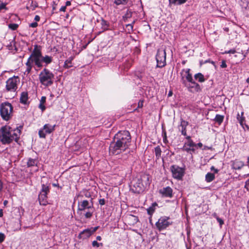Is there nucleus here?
I'll return each mask as SVG.
<instances>
[{
    "mask_svg": "<svg viewBox=\"0 0 249 249\" xmlns=\"http://www.w3.org/2000/svg\"><path fill=\"white\" fill-rule=\"evenodd\" d=\"M211 148L207 146H204V148H203V150H206V149H210Z\"/></svg>",
    "mask_w": 249,
    "mask_h": 249,
    "instance_id": "052dcab7",
    "label": "nucleus"
},
{
    "mask_svg": "<svg viewBox=\"0 0 249 249\" xmlns=\"http://www.w3.org/2000/svg\"><path fill=\"white\" fill-rule=\"evenodd\" d=\"M53 61V57L51 56L46 55L45 56L42 55V63H45L46 66L52 63Z\"/></svg>",
    "mask_w": 249,
    "mask_h": 249,
    "instance_id": "412c9836",
    "label": "nucleus"
},
{
    "mask_svg": "<svg viewBox=\"0 0 249 249\" xmlns=\"http://www.w3.org/2000/svg\"><path fill=\"white\" fill-rule=\"evenodd\" d=\"M114 142L110 143L109 153L117 155L125 151L130 144L131 136L128 131L124 130L118 132L114 136Z\"/></svg>",
    "mask_w": 249,
    "mask_h": 249,
    "instance_id": "f257e3e1",
    "label": "nucleus"
},
{
    "mask_svg": "<svg viewBox=\"0 0 249 249\" xmlns=\"http://www.w3.org/2000/svg\"><path fill=\"white\" fill-rule=\"evenodd\" d=\"M167 141L166 137L165 136V137L163 138V141L165 142Z\"/></svg>",
    "mask_w": 249,
    "mask_h": 249,
    "instance_id": "69168bd1",
    "label": "nucleus"
},
{
    "mask_svg": "<svg viewBox=\"0 0 249 249\" xmlns=\"http://www.w3.org/2000/svg\"><path fill=\"white\" fill-rule=\"evenodd\" d=\"M172 222L171 221L169 217L165 216L160 217L156 223V226L159 231H162L166 229L170 225Z\"/></svg>",
    "mask_w": 249,
    "mask_h": 249,
    "instance_id": "1a4fd4ad",
    "label": "nucleus"
},
{
    "mask_svg": "<svg viewBox=\"0 0 249 249\" xmlns=\"http://www.w3.org/2000/svg\"><path fill=\"white\" fill-rule=\"evenodd\" d=\"M248 163L249 164V157L248 158Z\"/></svg>",
    "mask_w": 249,
    "mask_h": 249,
    "instance_id": "774afa93",
    "label": "nucleus"
},
{
    "mask_svg": "<svg viewBox=\"0 0 249 249\" xmlns=\"http://www.w3.org/2000/svg\"><path fill=\"white\" fill-rule=\"evenodd\" d=\"M190 69H183L182 70L181 75L182 76V82L183 81L184 78H185L186 80L189 82H192V80H193V78L192 77V74L190 72Z\"/></svg>",
    "mask_w": 249,
    "mask_h": 249,
    "instance_id": "dca6fc26",
    "label": "nucleus"
},
{
    "mask_svg": "<svg viewBox=\"0 0 249 249\" xmlns=\"http://www.w3.org/2000/svg\"><path fill=\"white\" fill-rule=\"evenodd\" d=\"M171 171L174 178L180 180L184 174V169L177 165H172L171 167Z\"/></svg>",
    "mask_w": 249,
    "mask_h": 249,
    "instance_id": "ddd939ff",
    "label": "nucleus"
},
{
    "mask_svg": "<svg viewBox=\"0 0 249 249\" xmlns=\"http://www.w3.org/2000/svg\"><path fill=\"white\" fill-rule=\"evenodd\" d=\"M246 82H247V83L249 84V77L247 78V79L246 80Z\"/></svg>",
    "mask_w": 249,
    "mask_h": 249,
    "instance_id": "338daca9",
    "label": "nucleus"
},
{
    "mask_svg": "<svg viewBox=\"0 0 249 249\" xmlns=\"http://www.w3.org/2000/svg\"><path fill=\"white\" fill-rule=\"evenodd\" d=\"M196 144V147L197 146H198L199 147L201 148L203 146V144H202V143L201 142H199V143H197Z\"/></svg>",
    "mask_w": 249,
    "mask_h": 249,
    "instance_id": "864d4df0",
    "label": "nucleus"
},
{
    "mask_svg": "<svg viewBox=\"0 0 249 249\" xmlns=\"http://www.w3.org/2000/svg\"><path fill=\"white\" fill-rule=\"evenodd\" d=\"M93 214V212H90V211H88L85 214V216L86 218H90Z\"/></svg>",
    "mask_w": 249,
    "mask_h": 249,
    "instance_id": "72a5a7b5",
    "label": "nucleus"
},
{
    "mask_svg": "<svg viewBox=\"0 0 249 249\" xmlns=\"http://www.w3.org/2000/svg\"><path fill=\"white\" fill-rule=\"evenodd\" d=\"M34 47V49L25 64L26 69L24 74H28L31 72L34 64L35 66L39 68L43 67L42 63V48L38 45H35Z\"/></svg>",
    "mask_w": 249,
    "mask_h": 249,
    "instance_id": "7ed1b4c3",
    "label": "nucleus"
},
{
    "mask_svg": "<svg viewBox=\"0 0 249 249\" xmlns=\"http://www.w3.org/2000/svg\"><path fill=\"white\" fill-rule=\"evenodd\" d=\"M35 20L36 21H38L40 20V17L38 15H36L35 17Z\"/></svg>",
    "mask_w": 249,
    "mask_h": 249,
    "instance_id": "3c124183",
    "label": "nucleus"
},
{
    "mask_svg": "<svg viewBox=\"0 0 249 249\" xmlns=\"http://www.w3.org/2000/svg\"><path fill=\"white\" fill-rule=\"evenodd\" d=\"M215 178L214 174L211 173H208L205 176V180L207 182L212 181Z\"/></svg>",
    "mask_w": 249,
    "mask_h": 249,
    "instance_id": "b1692460",
    "label": "nucleus"
},
{
    "mask_svg": "<svg viewBox=\"0 0 249 249\" xmlns=\"http://www.w3.org/2000/svg\"><path fill=\"white\" fill-rule=\"evenodd\" d=\"M8 203V201L7 200H4V202H3V204L4 206H6Z\"/></svg>",
    "mask_w": 249,
    "mask_h": 249,
    "instance_id": "680f3d73",
    "label": "nucleus"
},
{
    "mask_svg": "<svg viewBox=\"0 0 249 249\" xmlns=\"http://www.w3.org/2000/svg\"><path fill=\"white\" fill-rule=\"evenodd\" d=\"M143 106V101H140L138 103V107H142Z\"/></svg>",
    "mask_w": 249,
    "mask_h": 249,
    "instance_id": "8fccbe9b",
    "label": "nucleus"
},
{
    "mask_svg": "<svg viewBox=\"0 0 249 249\" xmlns=\"http://www.w3.org/2000/svg\"><path fill=\"white\" fill-rule=\"evenodd\" d=\"M18 24H16V23L10 24L8 25L9 28L13 31L16 30L18 28Z\"/></svg>",
    "mask_w": 249,
    "mask_h": 249,
    "instance_id": "2f4dec72",
    "label": "nucleus"
},
{
    "mask_svg": "<svg viewBox=\"0 0 249 249\" xmlns=\"http://www.w3.org/2000/svg\"><path fill=\"white\" fill-rule=\"evenodd\" d=\"M224 118V117L223 115L217 114L214 118V121L215 122L217 123L219 125H220L223 122Z\"/></svg>",
    "mask_w": 249,
    "mask_h": 249,
    "instance_id": "393cba45",
    "label": "nucleus"
},
{
    "mask_svg": "<svg viewBox=\"0 0 249 249\" xmlns=\"http://www.w3.org/2000/svg\"><path fill=\"white\" fill-rule=\"evenodd\" d=\"M99 203L101 205H104L105 204V200L104 198L100 199L99 200Z\"/></svg>",
    "mask_w": 249,
    "mask_h": 249,
    "instance_id": "37998d69",
    "label": "nucleus"
},
{
    "mask_svg": "<svg viewBox=\"0 0 249 249\" xmlns=\"http://www.w3.org/2000/svg\"><path fill=\"white\" fill-rule=\"evenodd\" d=\"M5 238V235L3 233L0 232V243H2L4 240Z\"/></svg>",
    "mask_w": 249,
    "mask_h": 249,
    "instance_id": "c9c22d12",
    "label": "nucleus"
},
{
    "mask_svg": "<svg viewBox=\"0 0 249 249\" xmlns=\"http://www.w3.org/2000/svg\"><path fill=\"white\" fill-rule=\"evenodd\" d=\"M99 228L98 226L94 227V228H90V230L91 231L92 233L93 234L94 232H95Z\"/></svg>",
    "mask_w": 249,
    "mask_h": 249,
    "instance_id": "a19ab883",
    "label": "nucleus"
},
{
    "mask_svg": "<svg viewBox=\"0 0 249 249\" xmlns=\"http://www.w3.org/2000/svg\"><path fill=\"white\" fill-rule=\"evenodd\" d=\"M187 0H169L170 4L180 5L184 3Z\"/></svg>",
    "mask_w": 249,
    "mask_h": 249,
    "instance_id": "bb28decb",
    "label": "nucleus"
},
{
    "mask_svg": "<svg viewBox=\"0 0 249 249\" xmlns=\"http://www.w3.org/2000/svg\"><path fill=\"white\" fill-rule=\"evenodd\" d=\"M211 170L213 171L215 173H217L218 172V170L217 169H215L214 166H212L211 167Z\"/></svg>",
    "mask_w": 249,
    "mask_h": 249,
    "instance_id": "49530a36",
    "label": "nucleus"
},
{
    "mask_svg": "<svg viewBox=\"0 0 249 249\" xmlns=\"http://www.w3.org/2000/svg\"><path fill=\"white\" fill-rule=\"evenodd\" d=\"M28 100V95L27 92H22L20 97V103L25 104Z\"/></svg>",
    "mask_w": 249,
    "mask_h": 249,
    "instance_id": "4be33fe9",
    "label": "nucleus"
},
{
    "mask_svg": "<svg viewBox=\"0 0 249 249\" xmlns=\"http://www.w3.org/2000/svg\"><path fill=\"white\" fill-rule=\"evenodd\" d=\"M46 97L45 96H42L41 98V100L40 101V104H44L46 102Z\"/></svg>",
    "mask_w": 249,
    "mask_h": 249,
    "instance_id": "c03bdc74",
    "label": "nucleus"
},
{
    "mask_svg": "<svg viewBox=\"0 0 249 249\" xmlns=\"http://www.w3.org/2000/svg\"><path fill=\"white\" fill-rule=\"evenodd\" d=\"M2 188H3V185H2V182L1 181V180H0V192L1 191V190L2 189Z\"/></svg>",
    "mask_w": 249,
    "mask_h": 249,
    "instance_id": "6e6d98bb",
    "label": "nucleus"
},
{
    "mask_svg": "<svg viewBox=\"0 0 249 249\" xmlns=\"http://www.w3.org/2000/svg\"><path fill=\"white\" fill-rule=\"evenodd\" d=\"M246 185H249V179L246 181Z\"/></svg>",
    "mask_w": 249,
    "mask_h": 249,
    "instance_id": "e2e57ef3",
    "label": "nucleus"
},
{
    "mask_svg": "<svg viewBox=\"0 0 249 249\" xmlns=\"http://www.w3.org/2000/svg\"><path fill=\"white\" fill-rule=\"evenodd\" d=\"M149 178L147 175H142L140 178L138 179L136 183L134 184V187L136 188V191L140 192L144 190L145 185L147 184L146 181H148Z\"/></svg>",
    "mask_w": 249,
    "mask_h": 249,
    "instance_id": "9b49d317",
    "label": "nucleus"
},
{
    "mask_svg": "<svg viewBox=\"0 0 249 249\" xmlns=\"http://www.w3.org/2000/svg\"><path fill=\"white\" fill-rule=\"evenodd\" d=\"M243 119L242 118H240V119L239 120V122L241 124H242V120Z\"/></svg>",
    "mask_w": 249,
    "mask_h": 249,
    "instance_id": "0e129e2a",
    "label": "nucleus"
},
{
    "mask_svg": "<svg viewBox=\"0 0 249 249\" xmlns=\"http://www.w3.org/2000/svg\"><path fill=\"white\" fill-rule=\"evenodd\" d=\"M157 67L162 68L166 65V52L164 49H159L156 55Z\"/></svg>",
    "mask_w": 249,
    "mask_h": 249,
    "instance_id": "9d476101",
    "label": "nucleus"
},
{
    "mask_svg": "<svg viewBox=\"0 0 249 249\" xmlns=\"http://www.w3.org/2000/svg\"><path fill=\"white\" fill-rule=\"evenodd\" d=\"M127 26L128 27H130L131 28V29L132 30V29H133V25H132V24H129L127 25Z\"/></svg>",
    "mask_w": 249,
    "mask_h": 249,
    "instance_id": "bf43d9fd",
    "label": "nucleus"
},
{
    "mask_svg": "<svg viewBox=\"0 0 249 249\" xmlns=\"http://www.w3.org/2000/svg\"><path fill=\"white\" fill-rule=\"evenodd\" d=\"M55 125L45 124L42 129L38 131V135L41 138H45L47 134H51L55 129Z\"/></svg>",
    "mask_w": 249,
    "mask_h": 249,
    "instance_id": "f8f14e48",
    "label": "nucleus"
},
{
    "mask_svg": "<svg viewBox=\"0 0 249 249\" xmlns=\"http://www.w3.org/2000/svg\"><path fill=\"white\" fill-rule=\"evenodd\" d=\"M72 66L71 65V60H67L64 63V67L66 68H70Z\"/></svg>",
    "mask_w": 249,
    "mask_h": 249,
    "instance_id": "7c9ffc66",
    "label": "nucleus"
},
{
    "mask_svg": "<svg viewBox=\"0 0 249 249\" xmlns=\"http://www.w3.org/2000/svg\"><path fill=\"white\" fill-rule=\"evenodd\" d=\"M38 78L41 84L47 87L53 83L54 75L49 70L44 68L39 74Z\"/></svg>",
    "mask_w": 249,
    "mask_h": 249,
    "instance_id": "20e7f679",
    "label": "nucleus"
},
{
    "mask_svg": "<svg viewBox=\"0 0 249 249\" xmlns=\"http://www.w3.org/2000/svg\"><path fill=\"white\" fill-rule=\"evenodd\" d=\"M38 25V24L36 22H33L31 24H30L29 25V26L30 27H32V28H35V27H36Z\"/></svg>",
    "mask_w": 249,
    "mask_h": 249,
    "instance_id": "ea45409f",
    "label": "nucleus"
},
{
    "mask_svg": "<svg viewBox=\"0 0 249 249\" xmlns=\"http://www.w3.org/2000/svg\"><path fill=\"white\" fill-rule=\"evenodd\" d=\"M96 239H97V240L101 241V239H102V238H101V237L100 236H97L96 237Z\"/></svg>",
    "mask_w": 249,
    "mask_h": 249,
    "instance_id": "4d7b16f0",
    "label": "nucleus"
},
{
    "mask_svg": "<svg viewBox=\"0 0 249 249\" xmlns=\"http://www.w3.org/2000/svg\"><path fill=\"white\" fill-rule=\"evenodd\" d=\"M92 234L91 231H90L89 229H87L84 230H83L82 231H81L79 235V237L80 238L82 239H87L89 238L90 236H91Z\"/></svg>",
    "mask_w": 249,
    "mask_h": 249,
    "instance_id": "a211bd4d",
    "label": "nucleus"
},
{
    "mask_svg": "<svg viewBox=\"0 0 249 249\" xmlns=\"http://www.w3.org/2000/svg\"><path fill=\"white\" fill-rule=\"evenodd\" d=\"M220 66L221 68H223L227 67V64H226L225 61H223L222 62V64H221Z\"/></svg>",
    "mask_w": 249,
    "mask_h": 249,
    "instance_id": "de8ad7c7",
    "label": "nucleus"
},
{
    "mask_svg": "<svg viewBox=\"0 0 249 249\" xmlns=\"http://www.w3.org/2000/svg\"><path fill=\"white\" fill-rule=\"evenodd\" d=\"M195 79L199 82H203L205 81L204 75L201 73H197L194 76Z\"/></svg>",
    "mask_w": 249,
    "mask_h": 249,
    "instance_id": "5701e85b",
    "label": "nucleus"
},
{
    "mask_svg": "<svg viewBox=\"0 0 249 249\" xmlns=\"http://www.w3.org/2000/svg\"><path fill=\"white\" fill-rule=\"evenodd\" d=\"M188 124V123L187 121H185L184 120H182L181 122L180 126L182 127L181 129V134L182 135L184 136H187L186 133V127Z\"/></svg>",
    "mask_w": 249,
    "mask_h": 249,
    "instance_id": "aec40b11",
    "label": "nucleus"
},
{
    "mask_svg": "<svg viewBox=\"0 0 249 249\" xmlns=\"http://www.w3.org/2000/svg\"><path fill=\"white\" fill-rule=\"evenodd\" d=\"M13 107L8 102L2 103L0 106V113L2 118L6 121L10 119L12 115Z\"/></svg>",
    "mask_w": 249,
    "mask_h": 249,
    "instance_id": "423d86ee",
    "label": "nucleus"
},
{
    "mask_svg": "<svg viewBox=\"0 0 249 249\" xmlns=\"http://www.w3.org/2000/svg\"><path fill=\"white\" fill-rule=\"evenodd\" d=\"M27 164L28 167L34 166L37 164V161L35 159L29 158L28 160Z\"/></svg>",
    "mask_w": 249,
    "mask_h": 249,
    "instance_id": "a878e982",
    "label": "nucleus"
},
{
    "mask_svg": "<svg viewBox=\"0 0 249 249\" xmlns=\"http://www.w3.org/2000/svg\"><path fill=\"white\" fill-rule=\"evenodd\" d=\"M236 52L235 49H231L228 52H226L225 53H234Z\"/></svg>",
    "mask_w": 249,
    "mask_h": 249,
    "instance_id": "a18cd8bd",
    "label": "nucleus"
},
{
    "mask_svg": "<svg viewBox=\"0 0 249 249\" xmlns=\"http://www.w3.org/2000/svg\"><path fill=\"white\" fill-rule=\"evenodd\" d=\"M128 1V0H114V3L117 5L122 4H126Z\"/></svg>",
    "mask_w": 249,
    "mask_h": 249,
    "instance_id": "c85d7f7f",
    "label": "nucleus"
},
{
    "mask_svg": "<svg viewBox=\"0 0 249 249\" xmlns=\"http://www.w3.org/2000/svg\"><path fill=\"white\" fill-rule=\"evenodd\" d=\"M155 153L157 159H159L161 156V150L159 146L155 148Z\"/></svg>",
    "mask_w": 249,
    "mask_h": 249,
    "instance_id": "cd10ccee",
    "label": "nucleus"
},
{
    "mask_svg": "<svg viewBox=\"0 0 249 249\" xmlns=\"http://www.w3.org/2000/svg\"><path fill=\"white\" fill-rule=\"evenodd\" d=\"M20 83V79L18 76H14L9 78L6 82V89L7 92H10L12 98L16 95L18 85Z\"/></svg>",
    "mask_w": 249,
    "mask_h": 249,
    "instance_id": "39448f33",
    "label": "nucleus"
},
{
    "mask_svg": "<svg viewBox=\"0 0 249 249\" xmlns=\"http://www.w3.org/2000/svg\"><path fill=\"white\" fill-rule=\"evenodd\" d=\"M216 218L217 221L219 222L220 226H222L224 224V221L222 219L220 218L219 217L216 216Z\"/></svg>",
    "mask_w": 249,
    "mask_h": 249,
    "instance_id": "58836bf2",
    "label": "nucleus"
},
{
    "mask_svg": "<svg viewBox=\"0 0 249 249\" xmlns=\"http://www.w3.org/2000/svg\"><path fill=\"white\" fill-rule=\"evenodd\" d=\"M186 141L184 142L182 150L188 153L193 154L195 153L196 149V144L191 139L189 136L186 137Z\"/></svg>",
    "mask_w": 249,
    "mask_h": 249,
    "instance_id": "6e6552de",
    "label": "nucleus"
},
{
    "mask_svg": "<svg viewBox=\"0 0 249 249\" xmlns=\"http://www.w3.org/2000/svg\"><path fill=\"white\" fill-rule=\"evenodd\" d=\"M50 187L46 184L41 185V190L38 198L40 205H46L48 203L47 195L50 192Z\"/></svg>",
    "mask_w": 249,
    "mask_h": 249,
    "instance_id": "0eeeda50",
    "label": "nucleus"
},
{
    "mask_svg": "<svg viewBox=\"0 0 249 249\" xmlns=\"http://www.w3.org/2000/svg\"><path fill=\"white\" fill-rule=\"evenodd\" d=\"M6 4L5 3H3V2L0 3V11L2 9H6L7 8L6 7Z\"/></svg>",
    "mask_w": 249,
    "mask_h": 249,
    "instance_id": "e433bc0d",
    "label": "nucleus"
},
{
    "mask_svg": "<svg viewBox=\"0 0 249 249\" xmlns=\"http://www.w3.org/2000/svg\"><path fill=\"white\" fill-rule=\"evenodd\" d=\"M22 128V126H19L12 129L9 126H2L0 129V141L3 144H9L14 140L18 142Z\"/></svg>",
    "mask_w": 249,
    "mask_h": 249,
    "instance_id": "f03ea898",
    "label": "nucleus"
},
{
    "mask_svg": "<svg viewBox=\"0 0 249 249\" xmlns=\"http://www.w3.org/2000/svg\"><path fill=\"white\" fill-rule=\"evenodd\" d=\"M182 83L185 85L192 92H197L200 90V87L198 84L196 83L194 80L192 82H189V84H187L185 80H183Z\"/></svg>",
    "mask_w": 249,
    "mask_h": 249,
    "instance_id": "4468645a",
    "label": "nucleus"
},
{
    "mask_svg": "<svg viewBox=\"0 0 249 249\" xmlns=\"http://www.w3.org/2000/svg\"><path fill=\"white\" fill-rule=\"evenodd\" d=\"M131 16V12H127V13L125 15V17L129 18Z\"/></svg>",
    "mask_w": 249,
    "mask_h": 249,
    "instance_id": "603ef678",
    "label": "nucleus"
},
{
    "mask_svg": "<svg viewBox=\"0 0 249 249\" xmlns=\"http://www.w3.org/2000/svg\"><path fill=\"white\" fill-rule=\"evenodd\" d=\"M92 245L94 247H97L98 248L100 246H103V244L102 243H98L96 241H93L92 242Z\"/></svg>",
    "mask_w": 249,
    "mask_h": 249,
    "instance_id": "f704fd0d",
    "label": "nucleus"
},
{
    "mask_svg": "<svg viewBox=\"0 0 249 249\" xmlns=\"http://www.w3.org/2000/svg\"><path fill=\"white\" fill-rule=\"evenodd\" d=\"M2 216H3V212H2V209H0V217H2Z\"/></svg>",
    "mask_w": 249,
    "mask_h": 249,
    "instance_id": "13d9d810",
    "label": "nucleus"
},
{
    "mask_svg": "<svg viewBox=\"0 0 249 249\" xmlns=\"http://www.w3.org/2000/svg\"><path fill=\"white\" fill-rule=\"evenodd\" d=\"M245 12L249 15V2H248L246 6L245 7Z\"/></svg>",
    "mask_w": 249,
    "mask_h": 249,
    "instance_id": "4c0bfd02",
    "label": "nucleus"
},
{
    "mask_svg": "<svg viewBox=\"0 0 249 249\" xmlns=\"http://www.w3.org/2000/svg\"><path fill=\"white\" fill-rule=\"evenodd\" d=\"M160 193L165 197H171L172 196L173 190L170 187H166L160 190Z\"/></svg>",
    "mask_w": 249,
    "mask_h": 249,
    "instance_id": "f3484780",
    "label": "nucleus"
},
{
    "mask_svg": "<svg viewBox=\"0 0 249 249\" xmlns=\"http://www.w3.org/2000/svg\"><path fill=\"white\" fill-rule=\"evenodd\" d=\"M157 205L156 204H155V205H153L151 207H150L149 208H148L147 209V213L149 215H152V214L154 213V212H155V206Z\"/></svg>",
    "mask_w": 249,
    "mask_h": 249,
    "instance_id": "c756f323",
    "label": "nucleus"
},
{
    "mask_svg": "<svg viewBox=\"0 0 249 249\" xmlns=\"http://www.w3.org/2000/svg\"><path fill=\"white\" fill-rule=\"evenodd\" d=\"M244 166L242 161L239 160H234L232 161V168L235 170L240 169Z\"/></svg>",
    "mask_w": 249,
    "mask_h": 249,
    "instance_id": "6ab92c4d",
    "label": "nucleus"
},
{
    "mask_svg": "<svg viewBox=\"0 0 249 249\" xmlns=\"http://www.w3.org/2000/svg\"><path fill=\"white\" fill-rule=\"evenodd\" d=\"M101 24L102 26V28L104 30H106L107 29L108 25L107 23L105 20H102L101 21Z\"/></svg>",
    "mask_w": 249,
    "mask_h": 249,
    "instance_id": "473e14b6",
    "label": "nucleus"
},
{
    "mask_svg": "<svg viewBox=\"0 0 249 249\" xmlns=\"http://www.w3.org/2000/svg\"><path fill=\"white\" fill-rule=\"evenodd\" d=\"M66 9V6H63L60 8L59 11H62V12H65Z\"/></svg>",
    "mask_w": 249,
    "mask_h": 249,
    "instance_id": "09e8293b",
    "label": "nucleus"
},
{
    "mask_svg": "<svg viewBox=\"0 0 249 249\" xmlns=\"http://www.w3.org/2000/svg\"><path fill=\"white\" fill-rule=\"evenodd\" d=\"M71 2L70 1H67L66 2L65 6H66V7H67V6L71 5Z\"/></svg>",
    "mask_w": 249,
    "mask_h": 249,
    "instance_id": "5fc2aeb1",
    "label": "nucleus"
},
{
    "mask_svg": "<svg viewBox=\"0 0 249 249\" xmlns=\"http://www.w3.org/2000/svg\"><path fill=\"white\" fill-rule=\"evenodd\" d=\"M39 107L41 109L42 111H43L46 108L45 106L44 105V104L40 103L39 105Z\"/></svg>",
    "mask_w": 249,
    "mask_h": 249,
    "instance_id": "79ce46f5",
    "label": "nucleus"
},
{
    "mask_svg": "<svg viewBox=\"0 0 249 249\" xmlns=\"http://www.w3.org/2000/svg\"><path fill=\"white\" fill-rule=\"evenodd\" d=\"M91 206L89 205V202L87 200H84L78 204L77 213L79 214H82V212L86 209H89Z\"/></svg>",
    "mask_w": 249,
    "mask_h": 249,
    "instance_id": "2eb2a0df",
    "label": "nucleus"
}]
</instances>
